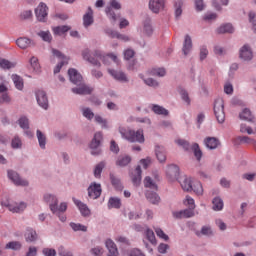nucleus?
Masks as SVG:
<instances>
[{
    "instance_id": "1",
    "label": "nucleus",
    "mask_w": 256,
    "mask_h": 256,
    "mask_svg": "<svg viewBox=\"0 0 256 256\" xmlns=\"http://www.w3.org/2000/svg\"><path fill=\"white\" fill-rule=\"evenodd\" d=\"M68 76L71 83L76 85V87L72 88L74 95H91L93 93V88L83 83V76L75 68L68 70Z\"/></svg>"
},
{
    "instance_id": "2",
    "label": "nucleus",
    "mask_w": 256,
    "mask_h": 256,
    "mask_svg": "<svg viewBox=\"0 0 256 256\" xmlns=\"http://www.w3.org/2000/svg\"><path fill=\"white\" fill-rule=\"evenodd\" d=\"M119 133L124 139L130 141V143H145V136L143 130L139 129L136 132L127 128L120 127Z\"/></svg>"
},
{
    "instance_id": "3",
    "label": "nucleus",
    "mask_w": 256,
    "mask_h": 256,
    "mask_svg": "<svg viewBox=\"0 0 256 256\" xmlns=\"http://www.w3.org/2000/svg\"><path fill=\"white\" fill-rule=\"evenodd\" d=\"M82 57L84 61H88V63H91L96 67H101V62H99L103 61V55H101V52L95 51L94 53H91L89 49H84L82 51Z\"/></svg>"
},
{
    "instance_id": "4",
    "label": "nucleus",
    "mask_w": 256,
    "mask_h": 256,
    "mask_svg": "<svg viewBox=\"0 0 256 256\" xmlns=\"http://www.w3.org/2000/svg\"><path fill=\"white\" fill-rule=\"evenodd\" d=\"M214 114L218 123H225V102L223 98L214 101Z\"/></svg>"
},
{
    "instance_id": "5",
    "label": "nucleus",
    "mask_w": 256,
    "mask_h": 256,
    "mask_svg": "<svg viewBox=\"0 0 256 256\" xmlns=\"http://www.w3.org/2000/svg\"><path fill=\"white\" fill-rule=\"evenodd\" d=\"M113 9L119 11V9H121V3H119L117 0H111L110 6L106 8L107 17H109L112 23H115V21H117V15H115Z\"/></svg>"
},
{
    "instance_id": "6",
    "label": "nucleus",
    "mask_w": 256,
    "mask_h": 256,
    "mask_svg": "<svg viewBox=\"0 0 256 256\" xmlns=\"http://www.w3.org/2000/svg\"><path fill=\"white\" fill-rule=\"evenodd\" d=\"M49 8L47 7V4L40 3L38 7L35 9V15L38 21H41L42 23H45L47 21V15Z\"/></svg>"
},
{
    "instance_id": "7",
    "label": "nucleus",
    "mask_w": 256,
    "mask_h": 256,
    "mask_svg": "<svg viewBox=\"0 0 256 256\" xmlns=\"http://www.w3.org/2000/svg\"><path fill=\"white\" fill-rule=\"evenodd\" d=\"M52 53L54 57H57L58 59H60V63L54 68V73H59L63 65H67V63H69V58L63 55L61 51L56 49H52Z\"/></svg>"
},
{
    "instance_id": "8",
    "label": "nucleus",
    "mask_w": 256,
    "mask_h": 256,
    "mask_svg": "<svg viewBox=\"0 0 256 256\" xmlns=\"http://www.w3.org/2000/svg\"><path fill=\"white\" fill-rule=\"evenodd\" d=\"M8 177L14 183V185L20 187H27V185H29V182L27 180L21 179V177H19V174L13 170L8 171Z\"/></svg>"
},
{
    "instance_id": "9",
    "label": "nucleus",
    "mask_w": 256,
    "mask_h": 256,
    "mask_svg": "<svg viewBox=\"0 0 256 256\" xmlns=\"http://www.w3.org/2000/svg\"><path fill=\"white\" fill-rule=\"evenodd\" d=\"M2 205H4V207H7L9 209V211H11L12 213H22V211H25V209H27V204H25V202H21V203H5L2 202Z\"/></svg>"
},
{
    "instance_id": "10",
    "label": "nucleus",
    "mask_w": 256,
    "mask_h": 256,
    "mask_svg": "<svg viewBox=\"0 0 256 256\" xmlns=\"http://www.w3.org/2000/svg\"><path fill=\"white\" fill-rule=\"evenodd\" d=\"M36 101L42 109H48L49 100L47 99V94L43 90L36 91Z\"/></svg>"
},
{
    "instance_id": "11",
    "label": "nucleus",
    "mask_w": 256,
    "mask_h": 256,
    "mask_svg": "<svg viewBox=\"0 0 256 256\" xmlns=\"http://www.w3.org/2000/svg\"><path fill=\"white\" fill-rule=\"evenodd\" d=\"M166 176L169 181H176L177 177H179V166L175 164L168 165L166 168Z\"/></svg>"
},
{
    "instance_id": "12",
    "label": "nucleus",
    "mask_w": 256,
    "mask_h": 256,
    "mask_svg": "<svg viewBox=\"0 0 256 256\" xmlns=\"http://www.w3.org/2000/svg\"><path fill=\"white\" fill-rule=\"evenodd\" d=\"M101 184L93 183L88 188V195L90 199H99L101 197Z\"/></svg>"
},
{
    "instance_id": "13",
    "label": "nucleus",
    "mask_w": 256,
    "mask_h": 256,
    "mask_svg": "<svg viewBox=\"0 0 256 256\" xmlns=\"http://www.w3.org/2000/svg\"><path fill=\"white\" fill-rule=\"evenodd\" d=\"M165 7V0H150L149 1V9L153 13H159V11H163Z\"/></svg>"
},
{
    "instance_id": "14",
    "label": "nucleus",
    "mask_w": 256,
    "mask_h": 256,
    "mask_svg": "<svg viewBox=\"0 0 256 256\" xmlns=\"http://www.w3.org/2000/svg\"><path fill=\"white\" fill-rule=\"evenodd\" d=\"M72 199H73V203L76 205V207H78L83 217H89V215H91V210L89 209L87 204L81 202V200H78L76 198H72Z\"/></svg>"
},
{
    "instance_id": "15",
    "label": "nucleus",
    "mask_w": 256,
    "mask_h": 256,
    "mask_svg": "<svg viewBox=\"0 0 256 256\" xmlns=\"http://www.w3.org/2000/svg\"><path fill=\"white\" fill-rule=\"evenodd\" d=\"M240 58L244 61H251L253 59V51H251L249 45H244L240 49Z\"/></svg>"
},
{
    "instance_id": "16",
    "label": "nucleus",
    "mask_w": 256,
    "mask_h": 256,
    "mask_svg": "<svg viewBox=\"0 0 256 256\" xmlns=\"http://www.w3.org/2000/svg\"><path fill=\"white\" fill-rule=\"evenodd\" d=\"M141 166H137L136 169L131 173L132 183L135 187L141 185Z\"/></svg>"
},
{
    "instance_id": "17",
    "label": "nucleus",
    "mask_w": 256,
    "mask_h": 256,
    "mask_svg": "<svg viewBox=\"0 0 256 256\" xmlns=\"http://www.w3.org/2000/svg\"><path fill=\"white\" fill-rule=\"evenodd\" d=\"M173 215H174V217H176V219H183V218L189 219V218L195 216V212L193 211L192 208H190V209H185L180 212H174Z\"/></svg>"
},
{
    "instance_id": "18",
    "label": "nucleus",
    "mask_w": 256,
    "mask_h": 256,
    "mask_svg": "<svg viewBox=\"0 0 256 256\" xmlns=\"http://www.w3.org/2000/svg\"><path fill=\"white\" fill-rule=\"evenodd\" d=\"M106 248L109 251L108 256H119V251L117 250V245L113 240L107 239L105 242Z\"/></svg>"
},
{
    "instance_id": "19",
    "label": "nucleus",
    "mask_w": 256,
    "mask_h": 256,
    "mask_svg": "<svg viewBox=\"0 0 256 256\" xmlns=\"http://www.w3.org/2000/svg\"><path fill=\"white\" fill-rule=\"evenodd\" d=\"M193 49V41L191 40V36L186 35L183 43V54L187 56L188 53H191V50Z\"/></svg>"
},
{
    "instance_id": "20",
    "label": "nucleus",
    "mask_w": 256,
    "mask_h": 256,
    "mask_svg": "<svg viewBox=\"0 0 256 256\" xmlns=\"http://www.w3.org/2000/svg\"><path fill=\"white\" fill-rule=\"evenodd\" d=\"M24 237L27 243H35L38 238L37 232L33 230V228H28L24 234Z\"/></svg>"
},
{
    "instance_id": "21",
    "label": "nucleus",
    "mask_w": 256,
    "mask_h": 256,
    "mask_svg": "<svg viewBox=\"0 0 256 256\" xmlns=\"http://www.w3.org/2000/svg\"><path fill=\"white\" fill-rule=\"evenodd\" d=\"M108 73L113 79H116V81H127V76L121 71L108 69Z\"/></svg>"
},
{
    "instance_id": "22",
    "label": "nucleus",
    "mask_w": 256,
    "mask_h": 256,
    "mask_svg": "<svg viewBox=\"0 0 256 256\" xmlns=\"http://www.w3.org/2000/svg\"><path fill=\"white\" fill-rule=\"evenodd\" d=\"M155 153L160 163H165V161H167V155L165 154V148L163 146H156Z\"/></svg>"
},
{
    "instance_id": "23",
    "label": "nucleus",
    "mask_w": 256,
    "mask_h": 256,
    "mask_svg": "<svg viewBox=\"0 0 256 256\" xmlns=\"http://www.w3.org/2000/svg\"><path fill=\"white\" fill-rule=\"evenodd\" d=\"M204 144L208 149H217V147H219V139L215 137H207L204 140Z\"/></svg>"
},
{
    "instance_id": "24",
    "label": "nucleus",
    "mask_w": 256,
    "mask_h": 256,
    "mask_svg": "<svg viewBox=\"0 0 256 256\" xmlns=\"http://www.w3.org/2000/svg\"><path fill=\"white\" fill-rule=\"evenodd\" d=\"M50 211L52 213H65L67 211V202H62L59 206L50 204Z\"/></svg>"
},
{
    "instance_id": "25",
    "label": "nucleus",
    "mask_w": 256,
    "mask_h": 256,
    "mask_svg": "<svg viewBox=\"0 0 256 256\" xmlns=\"http://www.w3.org/2000/svg\"><path fill=\"white\" fill-rule=\"evenodd\" d=\"M16 44L20 49H28V47H31V39L21 37L16 40Z\"/></svg>"
},
{
    "instance_id": "26",
    "label": "nucleus",
    "mask_w": 256,
    "mask_h": 256,
    "mask_svg": "<svg viewBox=\"0 0 256 256\" xmlns=\"http://www.w3.org/2000/svg\"><path fill=\"white\" fill-rule=\"evenodd\" d=\"M102 139H103V134L101 132L95 133L94 138L90 143V149H97V147L101 145Z\"/></svg>"
},
{
    "instance_id": "27",
    "label": "nucleus",
    "mask_w": 256,
    "mask_h": 256,
    "mask_svg": "<svg viewBox=\"0 0 256 256\" xmlns=\"http://www.w3.org/2000/svg\"><path fill=\"white\" fill-rule=\"evenodd\" d=\"M83 25L84 27L93 25V10L91 8H89L88 12L83 16Z\"/></svg>"
},
{
    "instance_id": "28",
    "label": "nucleus",
    "mask_w": 256,
    "mask_h": 256,
    "mask_svg": "<svg viewBox=\"0 0 256 256\" xmlns=\"http://www.w3.org/2000/svg\"><path fill=\"white\" fill-rule=\"evenodd\" d=\"M146 198L153 205H157V203H159V201H161V198L159 197V195H157V193L152 192V191L146 192Z\"/></svg>"
},
{
    "instance_id": "29",
    "label": "nucleus",
    "mask_w": 256,
    "mask_h": 256,
    "mask_svg": "<svg viewBox=\"0 0 256 256\" xmlns=\"http://www.w3.org/2000/svg\"><path fill=\"white\" fill-rule=\"evenodd\" d=\"M107 35H109V37H111L112 39H120L121 41H129V37L125 36L123 34H119V32L117 31H113V30H106Z\"/></svg>"
},
{
    "instance_id": "30",
    "label": "nucleus",
    "mask_w": 256,
    "mask_h": 256,
    "mask_svg": "<svg viewBox=\"0 0 256 256\" xmlns=\"http://www.w3.org/2000/svg\"><path fill=\"white\" fill-rule=\"evenodd\" d=\"M131 163V156L124 155V156H119L116 165L118 167H126V165H129Z\"/></svg>"
},
{
    "instance_id": "31",
    "label": "nucleus",
    "mask_w": 256,
    "mask_h": 256,
    "mask_svg": "<svg viewBox=\"0 0 256 256\" xmlns=\"http://www.w3.org/2000/svg\"><path fill=\"white\" fill-rule=\"evenodd\" d=\"M36 136L41 149H45V145H47V136H45L41 130L36 131Z\"/></svg>"
},
{
    "instance_id": "32",
    "label": "nucleus",
    "mask_w": 256,
    "mask_h": 256,
    "mask_svg": "<svg viewBox=\"0 0 256 256\" xmlns=\"http://www.w3.org/2000/svg\"><path fill=\"white\" fill-rule=\"evenodd\" d=\"M12 81L16 87V89H18L19 91H23V78H21L19 75L17 74H13L12 75Z\"/></svg>"
},
{
    "instance_id": "33",
    "label": "nucleus",
    "mask_w": 256,
    "mask_h": 256,
    "mask_svg": "<svg viewBox=\"0 0 256 256\" xmlns=\"http://www.w3.org/2000/svg\"><path fill=\"white\" fill-rule=\"evenodd\" d=\"M109 209H120L121 208V199L112 197L108 201Z\"/></svg>"
},
{
    "instance_id": "34",
    "label": "nucleus",
    "mask_w": 256,
    "mask_h": 256,
    "mask_svg": "<svg viewBox=\"0 0 256 256\" xmlns=\"http://www.w3.org/2000/svg\"><path fill=\"white\" fill-rule=\"evenodd\" d=\"M44 201L46 203H49L50 208H51V205H58V203H59V200L57 199V197L52 194H45Z\"/></svg>"
},
{
    "instance_id": "35",
    "label": "nucleus",
    "mask_w": 256,
    "mask_h": 256,
    "mask_svg": "<svg viewBox=\"0 0 256 256\" xmlns=\"http://www.w3.org/2000/svg\"><path fill=\"white\" fill-rule=\"evenodd\" d=\"M212 204H213V210L214 211H222L223 210V200L219 197H216L213 199L212 201Z\"/></svg>"
},
{
    "instance_id": "36",
    "label": "nucleus",
    "mask_w": 256,
    "mask_h": 256,
    "mask_svg": "<svg viewBox=\"0 0 256 256\" xmlns=\"http://www.w3.org/2000/svg\"><path fill=\"white\" fill-rule=\"evenodd\" d=\"M240 119L243 121H253V115L251 114V110L245 108L239 115Z\"/></svg>"
},
{
    "instance_id": "37",
    "label": "nucleus",
    "mask_w": 256,
    "mask_h": 256,
    "mask_svg": "<svg viewBox=\"0 0 256 256\" xmlns=\"http://www.w3.org/2000/svg\"><path fill=\"white\" fill-rule=\"evenodd\" d=\"M192 191L196 193V195H203V185L199 181L192 182Z\"/></svg>"
},
{
    "instance_id": "38",
    "label": "nucleus",
    "mask_w": 256,
    "mask_h": 256,
    "mask_svg": "<svg viewBox=\"0 0 256 256\" xmlns=\"http://www.w3.org/2000/svg\"><path fill=\"white\" fill-rule=\"evenodd\" d=\"M67 31H71V27L69 26H57L53 28L54 35H64Z\"/></svg>"
},
{
    "instance_id": "39",
    "label": "nucleus",
    "mask_w": 256,
    "mask_h": 256,
    "mask_svg": "<svg viewBox=\"0 0 256 256\" xmlns=\"http://www.w3.org/2000/svg\"><path fill=\"white\" fill-rule=\"evenodd\" d=\"M110 179L113 187L117 189L118 191H123V184H121V180L115 177V175L110 174Z\"/></svg>"
},
{
    "instance_id": "40",
    "label": "nucleus",
    "mask_w": 256,
    "mask_h": 256,
    "mask_svg": "<svg viewBox=\"0 0 256 256\" xmlns=\"http://www.w3.org/2000/svg\"><path fill=\"white\" fill-rule=\"evenodd\" d=\"M181 187L184 191H192L193 189V181H191L190 178H185L182 182H181Z\"/></svg>"
},
{
    "instance_id": "41",
    "label": "nucleus",
    "mask_w": 256,
    "mask_h": 256,
    "mask_svg": "<svg viewBox=\"0 0 256 256\" xmlns=\"http://www.w3.org/2000/svg\"><path fill=\"white\" fill-rule=\"evenodd\" d=\"M144 187H146L147 189H153L154 191H157V184L153 182V179H151V177L149 176H147L144 179Z\"/></svg>"
},
{
    "instance_id": "42",
    "label": "nucleus",
    "mask_w": 256,
    "mask_h": 256,
    "mask_svg": "<svg viewBox=\"0 0 256 256\" xmlns=\"http://www.w3.org/2000/svg\"><path fill=\"white\" fill-rule=\"evenodd\" d=\"M192 151H193L194 156L196 157L197 161H201V158L203 157V152L201 151V148H199V144L194 143L192 145Z\"/></svg>"
},
{
    "instance_id": "43",
    "label": "nucleus",
    "mask_w": 256,
    "mask_h": 256,
    "mask_svg": "<svg viewBox=\"0 0 256 256\" xmlns=\"http://www.w3.org/2000/svg\"><path fill=\"white\" fill-rule=\"evenodd\" d=\"M152 111L156 113V115H165V116L169 115V111L159 105H153Z\"/></svg>"
},
{
    "instance_id": "44",
    "label": "nucleus",
    "mask_w": 256,
    "mask_h": 256,
    "mask_svg": "<svg viewBox=\"0 0 256 256\" xmlns=\"http://www.w3.org/2000/svg\"><path fill=\"white\" fill-rule=\"evenodd\" d=\"M103 169H105V162H100L96 165L94 169V177L99 179L101 177V173H103Z\"/></svg>"
},
{
    "instance_id": "45",
    "label": "nucleus",
    "mask_w": 256,
    "mask_h": 256,
    "mask_svg": "<svg viewBox=\"0 0 256 256\" xmlns=\"http://www.w3.org/2000/svg\"><path fill=\"white\" fill-rule=\"evenodd\" d=\"M146 239L152 243V245H157V239L155 238V232L151 229L145 231Z\"/></svg>"
},
{
    "instance_id": "46",
    "label": "nucleus",
    "mask_w": 256,
    "mask_h": 256,
    "mask_svg": "<svg viewBox=\"0 0 256 256\" xmlns=\"http://www.w3.org/2000/svg\"><path fill=\"white\" fill-rule=\"evenodd\" d=\"M0 67L2 69H13V67H15V63L7 59L0 58Z\"/></svg>"
},
{
    "instance_id": "47",
    "label": "nucleus",
    "mask_w": 256,
    "mask_h": 256,
    "mask_svg": "<svg viewBox=\"0 0 256 256\" xmlns=\"http://www.w3.org/2000/svg\"><path fill=\"white\" fill-rule=\"evenodd\" d=\"M30 65H31L33 71H35V73H39L41 66L39 65V59H37V57L33 56L30 59Z\"/></svg>"
},
{
    "instance_id": "48",
    "label": "nucleus",
    "mask_w": 256,
    "mask_h": 256,
    "mask_svg": "<svg viewBox=\"0 0 256 256\" xmlns=\"http://www.w3.org/2000/svg\"><path fill=\"white\" fill-rule=\"evenodd\" d=\"M21 247L23 246L19 241H12L6 244V249H12L13 251H19Z\"/></svg>"
},
{
    "instance_id": "49",
    "label": "nucleus",
    "mask_w": 256,
    "mask_h": 256,
    "mask_svg": "<svg viewBox=\"0 0 256 256\" xmlns=\"http://www.w3.org/2000/svg\"><path fill=\"white\" fill-rule=\"evenodd\" d=\"M218 33H233V25L224 24L217 29Z\"/></svg>"
},
{
    "instance_id": "50",
    "label": "nucleus",
    "mask_w": 256,
    "mask_h": 256,
    "mask_svg": "<svg viewBox=\"0 0 256 256\" xmlns=\"http://www.w3.org/2000/svg\"><path fill=\"white\" fill-rule=\"evenodd\" d=\"M166 73L164 68H153L150 71V75H155L156 77H165Z\"/></svg>"
},
{
    "instance_id": "51",
    "label": "nucleus",
    "mask_w": 256,
    "mask_h": 256,
    "mask_svg": "<svg viewBox=\"0 0 256 256\" xmlns=\"http://www.w3.org/2000/svg\"><path fill=\"white\" fill-rule=\"evenodd\" d=\"M21 129H29V118L26 116H21L18 120Z\"/></svg>"
},
{
    "instance_id": "52",
    "label": "nucleus",
    "mask_w": 256,
    "mask_h": 256,
    "mask_svg": "<svg viewBox=\"0 0 256 256\" xmlns=\"http://www.w3.org/2000/svg\"><path fill=\"white\" fill-rule=\"evenodd\" d=\"M70 227L71 229H73V231H84V232L87 231V226L79 223L71 222Z\"/></svg>"
},
{
    "instance_id": "53",
    "label": "nucleus",
    "mask_w": 256,
    "mask_h": 256,
    "mask_svg": "<svg viewBox=\"0 0 256 256\" xmlns=\"http://www.w3.org/2000/svg\"><path fill=\"white\" fill-rule=\"evenodd\" d=\"M178 91H179L183 101H185V103H187V105H190L191 99H189V93H187V91L183 90V88H179Z\"/></svg>"
},
{
    "instance_id": "54",
    "label": "nucleus",
    "mask_w": 256,
    "mask_h": 256,
    "mask_svg": "<svg viewBox=\"0 0 256 256\" xmlns=\"http://www.w3.org/2000/svg\"><path fill=\"white\" fill-rule=\"evenodd\" d=\"M38 35H39V37H41V39H43V41H47L48 43L52 39L51 32H49V31H41L38 33Z\"/></svg>"
},
{
    "instance_id": "55",
    "label": "nucleus",
    "mask_w": 256,
    "mask_h": 256,
    "mask_svg": "<svg viewBox=\"0 0 256 256\" xmlns=\"http://www.w3.org/2000/svg\"><path fill=\"white\" fill-rule=\"evenodd\" d=\"M240 131H241V133H247L248 135H253V133H255L253 131V128L247 126V124H241Z\"/></svg>"
},
{
    "instance_id": "56",
    "label": "nucleus",
    "mask_w": 256,
    "mask_h": 256,
    "mask_svg": "<svg viewBox=\"0 0 256 256\" xmlns=\"http://www.w3.org/2000/svg\"><path fill=\"white\" fill-rule=\"evenodd\" d=\"M183 7V1L179 0L178 2L175 3V15L176 17H181V13H183V10L181 9Z\"/></svg>"
},
{
    "instance_id": "57",
    "label": "nucleus",
    "mask_w": 256,
    "mask_h": 256,
    "mask_svg": "<svg viewBox=\"0 0 256 256\" xmlns=\"http://www.w3.org/2000/svg\"><path fill=\"white\" fill-rule=\"evenodd\" d=\"M135 57V51L133 49L124 50V59L129 61V59H133Z\"/></svg>"
},
{
    "instance_id": "58",
    "label": "nucleus",
    "mask_w": 256,
    "mask_h": 256,
    "mask_svg": "<svg viewBox=\"0 0 256 256\" xmlns=\"http://www.w3.org/2000/svg\"><path fill=\"white\" fill-rule=\"evenodd\" d=\"M176 143H177V145H179L180 147H183V149H184L185 151H189L190 145H189V142H188L187 140L178 139V140H176Z\"/></svg>"
},
{
    "instance_id": "59",
    "label": "nucleus",
    "mask_w": 256,
    "mask_h": 256,
    "mask_svg": "<svg viewBox=\"0 0 256 256\" xmlns=\"http://www.w3.org/2000/svg\"><path fill=\"white\" fill-rule=\"evenodd\" d=\"M42 253L44 256H57V251L53 248H44Z\"/></svg>"
},
{
    "instance_id": "60",
    "label": "nucleus",
    "mask_w": 256,
    "mask_h": 256,
    "mask_svg": "<svg viewBox=\"0 0 256 256\" xmlns=\"http://www.w3.org/2000/svg\"><path fill=\"white\" fill-rule=\"evenodd\" d=\"M184 205H188L190 209H195V200L191 196H186Z\"/></svg>"
},
{
    "instance_id": "61",
    "label": "nucleus",
    "mask_w": 256,
    "mask_h": 256,
    "mask_svg": "<svg viewBox=\"0 0 256 256\" xmlns=\"http://www.w3.org/2000/svg\"><path fill=\"white\" fill-rule=\"evenodd\" d=\"M95 121L96 123H98L99 125H102V127L104 129H107V120L106 119H103V117L99 116V115H96L95 116Z\"/></svg>"
},
{
    "instance_id": "62",
    "label": "nucleus",
    "mask_w": 256,
    "mask_h": 256,
    "mask_svg": "<svg viewBox=\"0 0 256 256\" xmlns=\"http://www.w3.org/2000/svg\"><path fill=\"white\" fill-rule=\"evenodd\" d=\"M83 115L86 117V119H89V121H91V119H93V117H95V114L89 108L83 109Z\"/></svg>"
},
{
    "instance_id": "63",
    "label": "nucleus",
    "mask_w": 256,
    "mask_h": 256,
    "mask_svg": "<svg viewBox=\"0 0 256 256\" xmlns=\"http://www.w3.org/2000/svg\"><path fill=\"white\" fill-rule=\"evenodd\" d=\"M58 254H59V256H73V253L65 250V247H63V246H60L58 248Z\"/></svg>"
},
{
    "instance_id": "64",
    "label": "nucleus",
    "mask_w": 256,
    "mask_h": 256,
    "mask_svg": "<svg viewBox=\"0 0 256 256\" xmlns=\"http://www.w3.org/2000/svg\"><path fill=\"white\" fill-rule=\"evenodd\" d=\"M26 256H37V247L31 246L26 253Z\"/></svg>"
}]
</instances>
